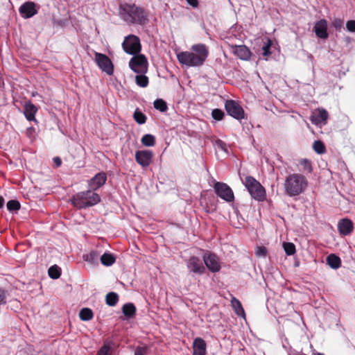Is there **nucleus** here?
<instances>
[{"instance_id": "obj_12", "label": "nucleus", "mask_w": 355, "mask_h": 355, "mask_svg": "<svg viewBox=\"0 0 355 355\" xmlns=\"http://www.w3.org/2000/svg\"><path fill=\"white\" fill-rule=\"evenodd\" d=\"M187 266L188 269L193 273L202 275L205 272V268L203 263L200 258L195 256L191 257L188 259Z\"/></svg>"}, {"instance_id": "obj_48", "label": "nucleus", "mask_w": 355, "mask_h": 355, "mask_svg": "<svg viewBox=\"0 0 355 355\" xmlns=\"http://www.w3.org/2000/svg\"><path fill=\"white\" fill-rule=\"evenodd\" d=\"M53 162L57 167H59L62 164V160L59 157H55L53 158Z\"/></svg>"}, {"instance_id": "obj_33", "label": "nucleus", "mask_w": 355, "mask_h": 355, "mask_svg": "<svg viewBox=\"0 0 355 355\" xmlns=\"http://www.w3.org/2000/svg\"><path fill=\"white\" fill-rule=\"evenodd\" d=\"M136 83L141 87H146L148 86L149 80L148 78L144 74L137 75L135 77Z\"/></svg>"}, {"instance_id": "obj_5", "label": "nucleus", "mask_w": 355, "mask_h": 355, "mask_svg": "<svg viewBox=\"0 0 355 355\" xmlns=\"http://www.w3.org/2000/svg\"><path fill=\"white\" fill-rule=\"evenodd\" d=\"M241 179L253 199L259 202L266 200V193L265 188L254 177L247 175L244 179L241 178Z\"/></svg>"}, {"instance_id": "obj_26", "label": "nucleus", "mask_w": 355, "mask_h": 355, "mask_svg": "<svg viewBox=\"0 0 355 355\" xmlns=\"http://www.w3.org/2000/svg\"><path fill=\"white\" fill-rule=\"evenodd\" d=\"M119 301V295L114 292L108 293L105 296L106 304L110 306H115Z\"/></svg>"}, {"instance_id": "obj_50", "label": "nucleus", "mask_w": 355, "mask_h": 355, "mask_svg": "<svg viewBox=\"0 0 355 355\" xmlns=\"http://www.w3.org/2000/svg\"><path fill=\"white\" fill-rule=\"evenodd\" d=\"M316 355H324V354H321V353H318Z\"/></svg>"}, {"instance_id": "obj_15", "label": "nucleus", "mask_w": 355, "mask_h": 355, "mask_svg": "<svg viewBox=\"0 0 355 355\" xmlns=\"http://www.w3.org/2000/svg\"><path fill=\"white\" fill-rule=\"evenodd\" d=\"M203 261L210 271L216 272L220 270V266L217 257L214 254H205L203 256Z\"/></svg>"}, {"instance_id": "obj_40", "label": "nucleus", "mask_w": 355, "mask_h": 355, "mask_svg": "<svg viewBox=\"0 0 355 355\" xmlns=\"http://www.w3.org/2000/svg\"><path fill=\"white\" fill-rule=\"evenodd\" d=\"M255 254L257 257H265L267 254V249L264 246H258L255 250Z\"/></svg>"}, {"instance_id": "obj_9", "label": "nucleus", "mask_w": 355, "mask_h": 355, "mask_svg": "<svg viewBox=\"0 0 355 355\" xmlns=\"http://www.w3.org/2000/svg\"><path fill=\"white\" fill-rule=\"evenodd\" d=\"M225 109L229 115L237 120L245 118L243 107L234 100H227L225 103Z\"/></svg>"}, {"instance_id": "obj_6", "label": "nucleus", "mask_w": 355, "mask_h": 355, "mask_svg": "<svg viewBox=\"0 0 355 355\" xmlns=\"http://www.w3.org/2000/svg\"><path fill=\"white\" fill-rule=\"evenodd\" d=\"M129 67L134 72L144 74L148 71V60L143 54L133 55V57L130 60Z\"/></svg>"}, {"instance_id": "obj_32", "label": "nucleus", "mask_w": 355, "mask_h": 355, "mask_svg": "<svg viewBox=\"0 0 355 355\" xmlns=\"http://www.w3.org/2000/svg\"><path fill=\"white\" fill-rule=\"evenodd\" d=\"M48 273L51 278L56 279L61 275V269L57 265H53L49 268Z\"/></svg>"}, {"instance_id": "obj_2", "label": "nucleus", "mask_w": 355, "mask_h": 355, "mask_svg": "<svg viewBox=\"0 0 355 355\" xmlns=\"http://www.w3.org/2000/svg\"><path fill=\"white\" fill-rule=\"evenodd\" d=\"M119 15L128 24L144 25L148 21L147 11L135 3H124L120 4Z\"/></svg>"}, {"instance_id": "obj_39", "label": "nucleus", "mask_w": 355, "mask_h": 355, "mask_svg": "<svg viewBox=\"0 0 355 355\" xmlns=\"http://www.w3.org/2000/svg\"><path fill=\"white\" fill-rule=\"evenodd\" d=\"M224 116V112L220 109H214L211 112V116L216 121H221Z\"/></svg>"}, {"instance_id": "obj_49", "label": "nucleus", "mask_w": 355, "mask_h": 355, "mask_svg": "<svg viewBox=\"0 0 355 355\" xmlns=\"http://www.w3.org/2000/svg\"><path fill=\"white\" fill-rule=\"evenodd\" d=\"M4 205V198L0 196V209H1Z\"/></svg>"}, {"instance_id": "obj_10", "label": "nucleus", "mask_w": 355, "mask_h": 355, "mask_svg": "<svg viewBox=\"0 0 355 355\" xmlns=\"http://www.w3.org/2000/svg\"><path fill=\"white\" fill-rule=\"evenodd\" d=\"M94 55L95 62L98 67L107 75H112L114 73V65L109 57L98 52H96Z\"/></svg>"}, {"instance_id": "obj_38", "label": "nucleus", "mask_w": 355, "mask_h": 355, "mask_svg": "<svg viewBox=\"0 0 355 355\" xmlns=\"http://www.w3.org/2000/svg\"><path fill=\"white\" fill-rule=\"evenodd\" d=\"M283 247L287 255H293L295 253V245L293 243H284Z\"/></svg>"}, {"instance_id": "obj_22", "label": "nucleus", "mask_w": 355, "mask_h": 355, "mask_svg": "<svg viewBox=\"0 0 355 355\" xmlns=\"http://www.w3.org/2000/svg\"><path fill=\"white\" fill-rule=\"evenodd\" d=\"M327 263L333 269H338L341 266L340 258L335 254H331L327 257Z\"/></svg>"}, {"instance_id": "obj_31", "label": "nucleus", "mask_w": 355, "mask_h": 355, "mask_svg": "<svg viewBox=\"0 0 355 355\" xmlns=\"http://www.w3.org/2000/svg\"><path fill=\"white\" fill-rule=\"evenodd\" d=\"M313 149L316 153L320 155L324 154L326 153V147L324 143L320 140H316L313 142Z\"/></svg>"}, {"instance_id": "obj_42", "label": "nucleus", "mask_w": 355, "mask_h": 355, "mask_svg": "<svg viewBox=\"0 0 355 355\" xmlns=\"http://www.w3.org/2000/svg\"><path fill=\"white\" fill-rule=\"evenodd\" d=\"M110 351V347L106 344H104L97 352L96 355H108Z\"/></svg>"}, {"instance_id": "obj_23", "label": "nucleus", "mask_w": 355, "mask_h": 355, "mask_svg": "<svg viewBox=\"0 0 355 355\" xmlns=\"http://www.w3.org/2000/svg\"><path fill=\"white\" fill-rule=\"evenodd\" d=\"M137 309L134 304L127 303L122 306V312L128 318H133L136 314Z\"/></svg>"}, {"instance_id": "obj_4", "label": "nucleus", "mask_w": 355, "mask_h": 355, "mask_svg": "<svg viewBox=\"0 0 355 355\" xmlns=\"http://www.w3.org/2000/svg\"><path fill=\"white\" fill-rule=\"evenodd\" d=\"M100 201V196L89 188L86 191L77 193L71 198L73 205L78 209H85L94 206Z\"/></svg>"}, {"instance_id": "obj_41", "label": "nucleus", "mask_w": 355, "mask_h": 355, "mask_svg": "<svg viewBox=\"0 0 355 355\" xmlns=\"http://www.w3.org/2000/svg\"><path fill=\"white\" fill-rule=\"evenodd\" d=\"M147 346H138L135 350V355H146L148 353Z\"/></svg>"}, {"instance_id": "obj_20", "label": "nucleus", "mask_w": 355, "mask_h": 355, "mask_svg": "<svg viewBox=\"0 0 355 355\" xmlns=\"http://www.w3.org/2000/svg\"><path fill=\"white\" fill-rule=\"evenodd\" d=\"M37 112V107L31 102L26 103L24 105V115L26 119L29 121H36L35 114Z\"/></svg>"}, {"instance_id": "obj_29", "label": "nucleus", "mask_w": 355, "mask_h": 355, "mask_svg": "<svg viewBox=\"0 0 355 355\" xmlns=\"http://www.w3.org/2000/svg\"><path fill=\"white\" fill-rule=\"evenodd\" d=\"M85 261H87L91 264H95L98 263L99 254L97 251H91L88 254L85 255Z\"/></svg>"}, {"instance_id": "obj_14", "label": "nucleus", "mask_w": 355, "mask_h": 355, "mask_svg": "<svg viewBox=\"0 0 355 355\" xmlns=\"http://www.w3.org/2000/svg\"><path fill=\"white\" fill-rule=\"evenodd\" d=\"M106 180L107 175L105 172L98 173L88 181V187L92 190L96 191L103 186Z\"/></svg>"}, {"instance_id": "obj_18", "label": "nucleus", "mask_w": 355, "mask_h": 355, "mask_svg": "<svg viewBox=\"0 0 355 355\" xmlns=\"http://www.w3.org/2000/svg\"><path fill=\"white\" fill-rule=\"evenodd\" d=\"M315 35L321 38L326 39L328 37L327 23L325 19H321L315 23L314 26Z\"/></svg>"}, {"instance_id": "obj_43", "label": "nucleus", "mask_w": 355, "mask_h": 355, "mask_svg": "<svg viewBox=\"0 0 355 355\" xmlns=\"http://www.w3.org/2000/svg\"><path fill=\"white\" fill-rule=\"evenodd\" d=\"M7 295V291L0 288V304H4L6 303Z\"/></svg>"}, {"instance_id": "obj_17", "label": "nucleus", "mask_w": 355, "mask_h": 355, "mask_svg": "<svg viewBox=\"0 0 355 355\" xmlns=\"http://www.w3.org/2000/svg\"><path fill=\"white\" fill-rule=\"evenodd\" d=\"M233 53L241 60H248L251 56V51L245 45L232 46Z\"/></svg>"}, {"instance_id": "obj_25", "label": "nucleus", "mask_w": 355, "mask_h": 355, "mask_svg": "<svg viewBox=\"0 0 355 355\" xmlns=\"http://www.w3.org/2000/svg\"><path fill=\"white\" fill-rule=\"evenodd\" d=\"M93 317V311L89 308H83L79 312V318L83 321L91 320Z\"/></svg>"}, {"instance_id": "obj_3", "label": "nucleus", "mask_w": 355, "mask_h": 355, "mask_svg": "<svg viewBox=\"0 0 355 355\" xmlns=\"http://www.w3.org/2000/svg\"><path fill=\"white\" fill-rule=\"evenodd\" d=\"M307 186V179L300 173L288 175L286 178L284 184L285 193L290 197L302 193L306 190Z\"/></svg>"}, {"instance_id": "obj_36", "label": "nucleus", "mask_w": 355, "mask_h": 355, "mask_svg": "<svg viewBox=\"0 0 355 355\" xmlns=\"http://www.w3.org/2000/svg\"><path fill=\"white\" fill-rule=\"evenodd\" d=\"M7 209L10 211H18L20 207V203L18 200H10L7 202Z\"/></svg>"}, {"instance_id": "obj_19", "label": "nucleus", "mask_w": 355, "mask_h": 355, "mask_svg": "<svg viewBox=\"0 0 355 355\" xmlns=\"http://www.w3.org/2000/svg\"><path fill=\"white\" fill-rule=\"evenodd\" d=\"M206 343L201 338H197L193 343V355H205Z\"/></svg>"}, {"instance_id": "obj_16", "label": "nucleus", "mask_w": 355, "mask_h": 355, "mask_svg": "<svg viewBox=\"0 0 355 355\" xmlns=\"http://www.w3.org/2000/svg\"><path fill=\"white\" fill-rule=\"evenodd\" d=\"M354 230V223L349 218L340 219L338 223V230L340 235L347 236L350 234Z\"/></svg>"}, {"instance_id": "obj_34", "label": "nucleus", "mask_w": 355, "mask_h": 355, "mask_svg": "<svg viewBox=\"0 0 355 355\" xmlns=\"http://www.w3.org/2000/svg\"><path fill=\"white\" fill-rule=\"evenodd\" d=\"M300 164L302 166L304 172L311 173L313 171L312 163L308 159H301L299 161Z\"/></svg>"}, {"instance_id": "obj_30", "label": "nucleus", "mask_w": 355, "mask_h": 355, "mask_svg": "<svg viewBox=\"0 0 355 355\" xmlns=\"http://www.w3.org/2000/svg\"><path fill=\"white\" fill-rule=\"evenodd\" d=\"M133 119L137 123L141 125L146 123L147 117L137 108L133 114Z\"/></svg>"}, {"instance_id": "obj_1", "label": "nucleus", "mask_w": 355, "mask_h": 355, "mask_svg": "<svg viewBox=\"0 0 355 355\" xmlns=\"http://www.w3.org/2000/svg\"><path fill=\"white\" fill-rule=\"evenodd\" d=\"M209 55V49L205 44H193L191 51H182L177 55L179 62L187 67L202 66Z\"/></svg>"}, {"instance_id": "obj_8", "label": "nucleus", "mask_w": 355, "mask_h": 355, "mask_svg": "<svg viewBox=\"0 0 355 355\" xmlns=\"http://www.w3.org/2000/svg\"><path fill=\"white\" fill-rule=\"evenodd\" d=\"M216 194L221 199L227 202H233L234 195L232 189L225 183L221 182H216L214 185Z\"/></svg>"}, {"instance_id": "obj_46", "label": "nucleus", "mask_w": 355, "mask_h": 355, "mask_svg": "<svg viewBox=\"0 0 355 355\" xmlns=\"http://www.w3.org/2000/svg\"><path fill=\"white\" fill-rule=\"evenodd\" d=\"M216 145L218 146V148H220V149L223 150H226V144L224 141H223L222 140L220 139H218L216 141Z\"/></svg>"}, {"instance_id": "obj_13", "label": "nucleus", "mask_w": 355, "mask_h": 355, "mask_svg": "<svg viewBox=\"0 0 355 355\" xmlns=\"http://www.w3.org/2000/svg\"><path fill=\"white\" fill-rule=\"evenodd\" d=\"M19 12L23 18H31L37 13L36 4L33 1L25 2L19 7Z\"/></svg>"}, {"instance_id": "obj_47", "label": "nucleus", "mask_w": 355, "mask_h": 355, "mask_svg": "<svg viewBox=\"0 0 355 355\" xmlns=\"http://www.w3.org/2000/svg\"><path fill=\"white\" fill-rule=\"evenodd\" d=\"M187 3L191 5L193 8H197L198 6V0H187Z\"/></svg>"}, {"instance_id": "obj_24", "label": "nucleus", "mask_w": 355, "mask_h": 355, "mask_svg": "<svg viewBox=\"0 0 355 355\" xmlns=\"http://www.w3.org/2000/svg\"><path fill=\"white\" fill-rule=\"evenodd\" d=\"M231 304H232V306L235 313L239 316H244L245 315L244 309L242 306L241 302L238 299L233 297L231 300Z\"/></svg>"}, {"instance_id": "obj_7", "label": "nucleus", "mask_w": 355, "mask_h": 355, "mask_svg": "<svg viewBox=\"0 0 355 355\" xmlns=\"http://www.w3.org/2000/svg\"><path fill=\"white\" fill-rule=\"evenodd\" d=\"M123 51L130 55L139 53L141 49L139 38L135 35L126 36L122 43Z\"/></svg>"}, {"instance_id": "obj_21", "label": "nucleus", "mask_w": 355, "mask_h": 355, "mask_svg": "<svg viewBox=\"0 0 355 355\" xmlns=\"http://www.w3.org/2000/svg\"><path fill=\"white\" fill-rule=\"evenodd\" d=\"M329 116L327 111L324 109H319L318 114L313 116L311 121L315 124L326 123Z\"/></svg>"}, {"instance_id": "obj_37", "label": "nucleus", "mask_w": 355, "mask_h": 355, "mask_svg": "<svg viewBox=\"0 0 355 355\" xmlns=\"http://www.w3.org/2000/svg\"><path fill=\"white\" fill-rule=\"evenodd\" d=\"M272 44V42L270 39H267L266 42L262 47V55L263 57H268L271 55L270 48Z\"/></svg>"}, {"instance_id": "obj_35", "label": "nucleus", "mask_w": 355, "mask_h": 355, "mask_svg": "<svg viewBox=\"0 0 355 355\" xmlns=\"http://www.w3.org/2000/svg\"><path fill=\"white\" fill-rule=\"evenodd\" d=\"M154 107L162 112H166L168 109L166 103L161 98H158L154 101Z\"/></svg>"}, {"instance_id": "obj_45", "label": "nucleus", "mask_w": 355, "mask_h": 355, "mask_svg": "<svg viewBox=\"0 0 355 355\" xmlns=\"http://www.w3.org/2000/svg\"><path fill=\"white\" fill-rule=\"evenodd\" d=\"M333 25L336 29H340L343 26V21L340 19H336L333 22Z\"/></svg>"}, {"instance_id": "obj_44", "label": "nucleus", "mask_w": 355, "mask_h": 355, "mask_svg": "<svg viewBox=\"0 0 355 355\" xmlns=\"http://www.w3.org/2000/svg\"><path fill=\"white\" fill-rule=\"evenodd\" d=\"M347 29L350 32H355V20H349L346 24Z\"/></svg>"}, {"instance_id": "obj_28", "label": "nucleus", "mask_w": 355, "mask_h": 355, "mask_svg": "<svg viewBox=\"0 0 355 355\" xmlns=\"http://www.w3.org/2000/svg\"><path fill=\"white\" fill-rule=\"evenodd\" d=\"M100 259L101 263L106 266H112L116 261L114 257L108 253H104Z\"/></svg>"}, {"instance_id": "obj_11", "label": "nucleus", "mask_w": 355, "mask_h": 355, "mask_svg": "<svg viewBox=\"0 0 355 355\" xmlns=\"http://www.w3.org/2000/svg\"><path fill=\"white\" fill-rule=\"evenodd\" d=\"M153 153L150 150H137L135 153V160L142 167L146 168L151 164Z\"/></svg>"}, {"instance_id": "obj_27", "label": "nucleus", "mask_w": 355, "mask_h": 355, "mask_svg": "<svg viewBox=\"0 0 355 355\" xmlns=\"http://www.w3.org/2000/svg\"><path fill=\"white\" fill-rule=\"evenodd\" d=\"M141 141L145 146H154L155 145V137L153 135L146 134L142 137Z\"/></svg>"}]
</instances>
